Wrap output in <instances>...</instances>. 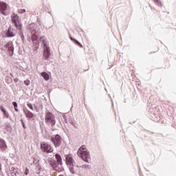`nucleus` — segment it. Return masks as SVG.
Segmentation results:
<instances>
[{
  "instance_id": "20",
  "label": "nucleus",
  "mask_w": 176,
  "mask_h": 176,
  "mask_svg": "<svg viewBox=\"0 0 176 176\" xmlns=\"http://www.w3.org/2000/svg\"><path fill=\"white\" fill-rule=\"evenodd\" d=\"M45 39H46V37H45V36H42L41 37H40V41H41V42H43V45L44 47H45V45H47L46 40H45Z\"/></svg>"
},
{
  "instance_id": "3",
  "label": "nucleus",
  "mask_w": 176,
  "mask_h": 176,
  "mask_svg": "<svg viewBox=\"0 0 176 176\" xmlns=\"http://www.w3.org/2000/svg\"><path fill=\"white\" fill-rule=\"evenodd\" d=\"M30 32L32 34V39L36 41L39 38V35H41V29L37 25L31 24L30 25Z\"/></svg>"
},
{
  "instance_id": "23",
  "label": "nucleus",
  "mask_w": 176,
  "mask_h": 176,
  "mask_svg": "<svg viewBox=\"0 0 176 176\" xmlns=\"http://www.w3.org/2000/svg\"><path fill=\"white\" fill-rule=\"evenodd\" d=\"M18 13H19V14H23V13H25V9L19 10Z\"/></svg>"
},
{
  "instance_id": "12",
  "label": "nucleus",
  "mask_w": 176,
  "mask_h": 176,
  "mask_svg": "<svg viewBox=\"0 0 176 176\" xmlns=\"http://www.w3.org/2000/svg\"><path fill=\"white\" fill-rule=\"evenodd\" d=\"M10 172H11L12 176H21L20 172H19V169H17L14 167H11Z\"/></svg>"
},
{
  "instance_id": "22",
  "label": "nucleus",
  "mask_w": 176,
  "mask_h": 176,
  "mask_svg": "<svg viewBox=\"0 0 176 176\" xmlns=\"http://www.w3.org/2000/svg\"><path fill=\"white\" fill-rule=\"evenodd\" d=\"M80 168H85V169L90 168V165H89V164L82 165L80 166Z\"/></svg>"
},
{
  "instance_id": "27",
  "label": "nucleus",
  "mask_w": 176,
  "mask_h": 176,
  "mask_svg": "<svg viewBox=\"0 0 176 176\" xmlns=\"http://www.w3.org/2000/svg\"><path fill=\"white\" fill-rule=\"evenodd\" d=\"M21 122L22 124L23 129H26L25 124H24V121L23 120V119L21 120Z\"/></svg>"
},
{
  "instance_id": "21",
  "label": "nucleus",
  "mask_w": 176,
  "mask_h": 176,
  "mask_svg": "<svg viewBox=\"0 0 176 176\" xmlns=\"http://www.w3.org/2000/svg\"><path fill=\"white\" fill-rule=\"evenodd\" d=\"M70 173L75 174V170H74V166H68Z\"/></svg>"
},
{
  "instance_id": "4",
  "label": "nucleus",
  "mask_w": 176,
  "mask_h": 176,
  "mask_svg": "<svg viewBox=\"0 0 176 176\" xmlns=\"http://www.w3.org/2000/svg\"><path fill=\"white\" fill-rule=\"evenodd\" d=\"M50 141L54 144L55 148H58L63 142V138L58 134L56 135L54 137L52 136L50 138Z\"/></svg>"
},
{
  "instance_id": "34",
  "label": "nucleus",
  "mask_w": 176,
  "mask_h": 176,
  "mask_svg": "<svg viewBox=\"0 0 176 176\" xmlns=\"http://www.w3.org/2000/svg\"><path fill=\"white\" fill-rule=\"evenodd\" d=\"M14 109H15L16 112H19V109H17V107H14Z\"/></svg>"
},
{
  "instance_id": "11",
  "label": "nucleus",
  "mask_w": 176,
  "mask_h": 176,
  "mask_svg": "<svg viewBox=\"0 0 176 176\" xmlns=\"http://www.w3.org/2000/svg\"><path fill=\"white\" fill-rule=\"evenodd\" d=\"M0 110L1 111V112H3V116L4 119L9 118V113L8 112V111H6V109H5L3 106H0Z\"/></svg>"
},
{
  "instance_id": "9",
  "label": "nucleus",
  "mask_w": 176,
  "mask_h": 176,
  "mask_svg": "<svg viewBox=\"0 0 176 176\" xmlns=\"http://www.w3.org/2000/svg\"><path fill=\"white\" fill-rule=\"evenodd\" d=\"M6 10H8V4L3 1H0V12L1 14H3V16H6L8 14V12H6Z\"/></svg>"
},
{
  "instance_id": "33",
  "label": "nucleus",
  "mask_w": 176,
  "mask_h": 176,
  "mask_svg": "<svg viewBox=\"0 0 176 176\" xmlns=\"http://www.w3.org/2000/svg\"><path fill=\"white\" fill-rule=\"evenodd\" d=\"M21 40L23 41H24V34H21Z\"/></svg>"
},
{
  "instance_id": "18",
  "label": "nucleus",
  "mask_w": 176,
  "mask_h": 176,
  "mask_svg": "<svg viewBox=\"0 0 176 176\" xmlns=\"http://www.w3.org/2000/svg\"><path fill=\"white\" fill-rule=\"evenodd\" d=\"M70 39H71V41H74L75 45H78V46H79L80 47H83V45H82V44H80V43L79 41H78L76 39H75L71 36H70Z\"/></svg>"
},
{
  "instance_id": "31",
  "label": "nucleus",
  "mask_w": 176,
  "mask_h": 176,
  "mask_svg": "<svg viewBox=\"0 0 176 176\" xmlns=\"http://www.w3.org/2000/svg\"><path fill=\"white\" fill-rule=\"evenodd\" d=\"M34 109L36 111V112H39V108L38 107L35 106Z\"/></svg>"
},
{
  "instance_id": "1",
  "label": "nucleus",
  "mask_w": 176,
  "mask_h": 176,
  "mask_svg": "<svg viewBox=\"0 0 176 176\" xmlns=\"http://www.w3.org/2000/svg\"><path fill=\"white\" fill-rule=\"evenodd\" d=\"M77 155L79 157H81L86 163H90L91 162V157H90V153L86 149V146H82L77 151Z\"/></svg>"
},
{
  "instance_id": "24",
  "label": "nucleus",
  "mask_w": 176,
  "mask_h": 176,
  "mask_svg": "<svg viewBox=\"0 0 176 176\" xmlns=\"http://www.w3.org/2000/svg\"><path fill=\"white\" fill-rule=\"evenodd\" d=\"M154 2H155L158 6H162V2H160V0H154Z\"/></svg>"
},
{
  "instance_id": "30",
  "label": "nucleus",
  "mask_w": 176,
  "mask_h": 176,
  "mask_svg": "<svg viewBox=\"0 0 176 176\" xmlns=\"http://www.w3.org/2000/svg\"><path fill=\"white\" fill-rule=\"evenodd\" d=\"M38 108H39V109H43V104H39Z\"/></svg>"
},
{
  "instance_id": "32",
  "label": "nucleus",
  "mask_w": 176,
  "mask_h": 176,
  "mask_svg": "<svg viewBox=\"0 0 176 176\" xmlns=\"http://www.w3.org/2000/svg\"><path fill=\"white\" fill-rule=\"evenodd\" d=\"M14 82H15V83H17V82H19V78H14Z\"/></svg>"
},
{
  "instance_id": "29",
  "label": "nucleus",
  "mask_w": 176,
  "mask_h": 176,
  "mask_svg": "<svg viewBox=\"0 0 176 176\" xmlns=\"http://www.w3.org/2000/svg\"><path fill=\"white\" fill-rule=\"evenodd\" d=\"M12 105L14 106V108H17V102H13Z\"/></svg>"
},
{
  "instance_id": "35",
  "label": "nucleus",
  "mask_w": 176,
  "mask_h": 176,
  "mask_svg": "<svg viewBox=\"0 0 176 176\" xmlns=\"http://www.w3.org/2000/svg\"><path fill=\"white\" fill-rule=\"evenodd\" d=\"M11 76H13V75L11 74Z\"/></svg>"
},
{
  "instance_id": "15",
  "label": "nucleus",
  "mask_w": 176,
  "mask_h": 176,
  "mask_svg": "<svg viewBox=\"0 0 176 176\" xmlns=\"http://www.w3.org/2000/svg\"><path fill=\"white\" fill-rule=\"evenodd\" d=\"M6 148L7 146L6 142H5V140H3V139H0V149H1V151H5Z\"/></svg>"
},
{
  "instance_id": "26",
  "label": "nucleus",
  "mask_w": 176,
  "mask_h": 176,
  "mask_svg": "<svg viewBox=\"0 0 176 176\" xmlns=\"http://www.w3.org/2000/svg\"><path fill=\"white\" fill-rule=\"evenodd\" d=\"M28 107L32 109V111H34V107L32 106V104L31 103H28Z\"/></svg>"
},
{
  "instance_id": "8",
  "label": "nucleus",
  "mask_w": 176,
  "mask_h": 176,
  "mask_svg": "<svg viewBox=\"0 0 176 176\" xmlns=\"http://www.w3.org/2000/svg\"><path fill=\"white\" fill-rule=\"evenodd\" d=\"M4 47L10 53V56H13V54L14 53V47H13V43L12 41L5 44Z\"/></svg>"
},
{
  "instance_id": "17",
  "label": "nucleus",
  "mask_w": 176,
  "mask_h": 176,
  "mask_svg": "<svg viewBox=\"0 0 176 176\" xmlns=\"http://www.w3.org/2000/svg\"><path fill=\"white\" fill-rule=\"evenodd\" d=\"M41 76H43V78L45 80H49V79H50V76H49V74L46 72H42L41 73Z\"/></svg>"
},
{
  "instance_id": "2",
  "label": "nucleus",
  "mask_w": 176,
  "mask_h": 176,
  "mask_svg": "<svg viewBox=\"0 0 176 176\" xmlns=\"http://www.w3.org/2000/svg\"><path fill=\"white\" fill-rule=\"evenodd\" d=\"M45 122L47 126L54 127L56 126V116L50 111H47L45 115Z\"/></svg>"
},
{
  "instance_id": "28",
  "label": "nucleus",
  "mask_w": 176,
  "mask_h": 176,
  "mask_svg": "<svg viewBox=\"0 0 176 176\" xmlns=\"http://www.w3.org/2000/svg\"><path fill=\"white\" fill-rule=\"evenodd\" d=\"M28 173H29L28 168H26L24 172L25 175H28Z\"/></svg>"
},
{
  "instance_id": "7",
  "label": "nucleus",
  "mask_w": 176,
  "mask_h": 176,
  "mask_svg": "<svg viewBox=\"0 0 176 176\" xmlns=\"http://www.w3.org/2000/svg\"><path fill=\"white\" fill-rule=\"evenodd\" d=\"M41 149L43 152H46V153H52L53 152L52 146L45 142L41 144Z\"/></svg>"
},
{
  "instance_id": "5",
  "label": "nucleus",
  "mask_w": 176,
  "mask_h": 176,
  "mask_svg": "<svg viewBox=\"0 0 176 176\" xmlns=\"http://www.w3.org/2000/svg\"><path fill=\"white\" fill-rule=\"evenodd\" d=\"M12 21L14 23L15 27H16L17 30H22L21 23H20V18L19 15L16 14H12L11 16Z\"/></svg>"
},
{
  "instance_id": "19",
  "label": "nucleus",
  "mask_w": 176,
  "mask_h": 176,
  "mask_svg": "<svg viewBox=\"0 0 176 176\" xmlns=\"http://www.w3.org/2000/svg\"><path fill=\"white\" fill-rule=\"evenodd\" d=\"M25 115H26L27 118H28L29 119L34 118V114L28 110L25 111Z\"/></svg>"
},
{
  "instance_id": "25",
  "label": "nucleus",
  "mask_w": 176,
  "mask_h": 176,
  "mask_svg": "<svg viewBox=\"0 0 176 176\" xmlns=\"http://www.w3.org/2000/svg\"><path fill=\"white\" fill-rule=\"evenodd\" d=\"M24 83L26 86H30V84L31 83V82L30 81V80H25L24 81Z\"/></svg>"
},
{
  "instance_id": "10",
  "label": "nucleus",
  "mask_w": 176,
  "mask_h": 176,
  "mask_svg": "<svg viewBox=\"0 0 176 176\" xmlns=\"http://www.w3.org/2000/svg\"><path fill=\"white\" fill-rule=\"evenodd\" d=\"M65 160L67 166H74V163H75V161L71 154L65 155Z\"/></svg>"
},
{
  "instance_id": "14",
  "label": "nucleus",
  "mask_w": 176,
  "mask_h": 176,
  "mask_svg": "<svg viewBox=\"0 0 176 176\" xmlns=\"http://www.w3.org/2000/svg\"><path fill=\"white\" fill-rule=\"evenodd\" d=\"M50 166L52 167L53 170L57 171V166H58V163L56 162V160H52L50 161Z\"/></svg>"
},
{
  "instance_id": "13",
  "label": "nucleus",
  "mask_w": 176,
  "mask_h": 176,
  "mask_svg": "<svg viewBox=\"0 0 176 176\" xmlns=\"http://www.w3.org/2000/svg\"><path fill=\"white\" fill-rule=\"evenodd\" d=\"M16 34L13 32V30H12L11 28H9L8 30V32H6V36L7 38H13V36H15Z\"/></svg>"
},
{
  "instance_id": "16",
  "label": "nucleus",
  "mask_w": 176,
  "mask_h": 176,
  "mask_svg": "<svg viewBox=\"0 0 176 176\" xmlns=\"http://www.w3.org/2000/svg\"><path fill=\"white\" fill-rule=\"evenodd\" d=\"M55 157L59 164H63V160L61 159V155H60V154H56Z\"/></svg>"
},
{
  "instance_id": "6",
  "label": "nucleus",
  "mask_w": 176,
  "mask_h": 176,
  "mask_svg": "<svg viewBox=\"0 0 176 176\" xmlns=\"http://www.w3.org/2000/svg\"><path fill=\"white\" fill-rule=\"evenodd\" d=\"M50 47L47 46V45H45L43 53V60L44 61H49V58H50Z\"/></svg>"
}]
</instances>
